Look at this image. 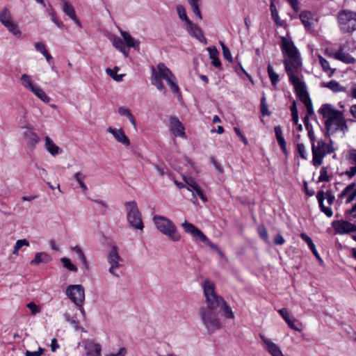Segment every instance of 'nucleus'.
Listing matches in <instances>:
<instances>
[{"instance_id":"obj_14","label":"nucleus","mask_w":356,"mask_h":356,"mask_svg":"<svg viewBox=\"0 0 356 356\" xmlns=\"http://www.w3.org/2000/svg\"><path fill=\"white\" fill-rule=\"evenodd\" d=\"M259 337L264 343V347L272 356H284L280 347L266 338L264 334H260Z\"/></svg>"},{"instance_id":"obj_54","label":"nucleus","mask_w":356,"mask_h":356,"mask_svg":"<svg viewBox=\"0 0 356 356\" xmlns=\"http://www.w3.org/2000/svg\"><path fill=\"white\" fill-rule=\"evenodd\" d=\"M154 168L160 176H163L168 172V168L165 165H154Z\"/></svg>"},{"instance_id":"obj_24","label":"nucleus","mask_w":356,"mask_h":356,"mask_svg":"<svg viewBox=\"0 0 356 356\" xmlns=\"http://www.w3.org/2000/svg\"><path fill=\"white\" fill-rule=\"evenodd\" d=\"M300 238L307 243L309 248H310L311 251L312 252L313 254L316 257V258L318 259V262L322 264L323 263V259L320 257L316 246L314 243H313L312 238L307 236L305 233H301L300 234Z\"/></svg>"},{"instance_id":"obj_11","label":"nucleus","mask_w":356,"mask_h":356,"mask_svg":"<svg viewBox=\"0 0 356 356\" xmlns=\"http://www.w3.org/2000/svg\"><path fill=\"white\" fill-rule=\"evenodd\" d=\"M316 198L318 202L321 211L324 213L327 217H332L333 212L331 208L327 207L324 205V200L326 198L327 203L330 205H332L335 200V197L332 194V192L330 190H328L326 192H324L323 191H319L316 194Z\"/></svg>"},{"instance_id":"obj_52","label":"nucleus","mask_w":356,"mask_h":356,"mask_svg":"<svg viewBox=\"0 0 356 356\" xmlns=\"http://www.w3.org/2000/svg\"><path fill=\"white\" fill-rule=\"evenodd\" d=\"M27 307L31 310V314L33 315H35L41 311L40 307L36 305L33 302L28 303Z\"/></svg>"},{"instance_id":"obj_63","label":"nucleus","mask_w":356,"mask_h":356,"mask_svg":"<svg viewBox=\"0 0 356 356\" xmlns=\"http://www.w3.org/2000/svg\"><path fill=\"white\" fill-rule=\"evenodd\" d=\"M15 245L16 246V249H20L24 245L29 246V242L26 239H19L17 241Z\"/></svg>"},{"instance_id":"obj_55","label":"nucleus","mask_w":356,"mask_h":356,"mask_svg":"<svg viewBox=\"0 0 356 356\" xmlns=\"http://www.w3.org/2000/svg\"><path fill=\"white\" fill-rule=\"evenodd\" d=\"M64 318H65V321L69 322L70 324H72L76 330L79 329L78 321H76L74 318H72L69 314H67V313L65 314Z\"/></svg>"},{"instance_id":"obj_27","label":"nucleus","mask_w":356,"mask_h":356,"mask_svg":"<svg viewBox=\"0 0 356 356\" xmlns=\"http://www.w3.org/2000/svg\"><path fill=\"white\" fill-rule=\"evenodd\" d=\"M209 58L212 60V65L217 68L221 67V62L218 58L219 52L216 47H209L207 48Z\"/></svg>"},{"instance_id":"obj_21","label":"nucleus","mask_w":356,"mask_h":356,"mask_svg":"<svg viewBox=\"0 0 356 356\" xmlns=\"http://www.w3.org/2000/svg\"><path fill=\"white\" fill-rule=\"evenodd\" d=\"M24 137L27 145L31 147H35L36 144L40 140L38 134L31 129H27L24 132Z\"/></svg>"},{"instance_id":"obj_9","label":"nucleus","mask_w":356,"mask_h":356,"mask_svg":"<svg viewBox=\"0 0 356 356\" xmlns=\"http://www.w3.org/2000/svg\"><path fill=\"white\" fill-rule=\"evenodd\" d=\"M286 65V74L289 76V81L293 84L296 95L299 99L302 102H307L310 100L309 95L307 90V86L304 81H300L299 77L294 74V72H291L288 65Z\"/></svg>"},{"instance_id":"obj_43","label":"nucleus","mask_w":356,"mask_h":356,"mask_svg":"<svg viewBox=\"0 0 356 356\" xmlns=\"http://www.w3.org/2000/svg\"><path fill=\"white\" fill-rule=\"evenodd\" d=\"M7 29L12 33L16 37H20L22 32L19 30L18 26L14 22H11L5 26Z\"/></svg>"},{"instance_id":"obj_6","label":"nucleus","mask_w":356,"mask_h":356,"mask_svg":"<svg viewBox=\"0 0 356 356\" xmlns=\"http://www.w3.org/2000/svg\"><path fill=\"white\" fill-rule=\"evenodd\" d=\"M338 22L341 31L350 33L356 31V12L342 10L338 14Z\"/></svg>"},{"instance_id":"obj_38","label":"nucleus","mask_w":356,"mask_h":356,"mask_svg":"<svg viewBox=\"0 0 356 356\" xmlns=\"http://www.w3.org/2000/svg\"><path fill=\"white\" fill-rule=\"evenodd\" d=\"M63 2V10L71 19L72 17H75V10L72 4L62 0Z\"/></svg>"},{"instance_id":"obj_28","label":"nucleus","mask_w":356,"mask_h":356,"mask_svg":"<svg viewBox=\"0 0 356 356\" xmlns=\"http://www.w3.org/2000/svg\"><path fill=\"white\" fill-rule=\"evenodd\" d=\"M299 17L305 29L307 30H310L312 26V23L310 22L313 18L312 13L309 11L304 10L300 13Z\"/></svg>"},{"instance_id":"obj_2","label":"nucleus","mask_w":356,"mask_h":356,"mask_svg":"<svg viewBox=\"0 0 356 356\" xmlns=\"http://www.w3.org/2000/svg\"><path fill=\"white\" fill-rule=\"evenodd\" d=\"M157 70L152 67L151 83L159 90L164 94L166 92L162 79L165 80L168 85L174 93L179 92V87L177 85V79L171 70L163 63H160L156 66Z\"/></svg>"},{"instance_id":"obj_30","label":"nucleus","mask_w":356,"mask_h":356,"mask_svg":"<svg viewBox=\"0 0 356 356\" xmlns=\"http://www.w3.org/2000/svg\"><path fill=\"white\" fill-rule=\"evenodd\" d=\"M39 99H40L44 103H49L50 102V98L47 95L45 92L39 86H35L31 90Z\"/></svg>"},{"instance_id":"obj_44","label":"nucleus","mask_w":356,"mask_h":356,"mask_svg":"<svg viewBox=\"0 0 356 356\" xmlns=\"http://www.w3.org/2000/svg\"><path fill=\"white\" fill-rule=\"evenodd\" d=\"M260 110L262 115L264 116H269L271 114V113L268 111V104L266 103V99L264 95L261 99Z\"/></svg>"},{"instance_id":"obj_46","label":"nucleus","mask_w":356,"mask_h":356,"mask_svg":"<svg viewBox=\"0 0 356 356\" xmlns=\"http://www.w3.org/2000/svg\"><path fill=\"white\" fill-rule=\"evenodd\" d=\"M220 45L222 47L224 58L229 62L232 63L233 58L229 49L222 42H220Z\"/></svg>"},{"instance_id":"obj_22","label":"nucleus","mask_w":356,"mask_h":356,"mask_svg":"<svg viewBox=\"0 0 356 356\" xmlns=\"http://www.w3.org/2000/svg\"><path fill=\"white\" fill-rule=\"evenodd\" d=\"M122 261L118 251L117 246H112L108 254V262L111 266H120L119 262Z\"/></svg>"},{"instance_id":"obj_42","label":"nucleus","mask_w":356,"mask_h":356,"mask_svg":"<svg viewBox=\"0 0 356 356\" xmlns=\"http://www.w3.org/2000/svg\"><path fill=\"white\" fill-rule=\"evenodd\" d=\"M275 137L279 145H283L286 143L285 139L283 136L282 129L281 126L277 125L274 128Z\"/></svg>"},{"instance_id":"obj_19","label":"nucleus","mask_w":356,"mask_h":356,"mask_svg":"<svg viewBox=\"0 0 356 356\" xmlns=\"http://www.w3.org/2000/svg\"><path fill=\"white\" fill-rule=\"evenodd\" d=\"M184 181L186 184L191 188L193 192L195 193L203 202H206L207 201V196L204 195L202 190L194 179L190 177L188 179H184Z\"/></svg>"},{"instance_id":"obj_13","label":"nucleus","mask_w":356,"mask_h":356,"mask_svg":"<svg viewBox=\"0 0 356 356\" xmlns=\"http://www.w3.org/2000/svg\"><path fill=\"white\" fill-rule=\"evenodd\" d=\"M170 130L175 137L186 138L183 124L175 116L170 117Z\"/></svg>"},{"instance_id":"obj_3","label":"nucleus","mask_w":356,"mask_h":356,"mask_svg":"<svg viewBox=\"0 0 356 356\" xmlns=\"http://www.w3.org/2000/svg\"><path fill=\"white\" fill-rule=\"evenodd\" d=\"M280 39L282 54L284 56L288 57L287 59L283 60L285 71L286 72V63L291 71L294 72L295 74L299 71L302 66L300 54L291 39H288L284 36H282Z\"/></svg>"},{"instance_id":"obj_10","label":"nucleus","mask_w":356,"mask_h":356,"mask_svg":"<svg viewBox=\"0 0 356 356\" xmlns=\"http://www.w3.org/2000/svg\"><path fill=\"white\" fill-rule=\"evenodd\" d=\"M67 296L78 307H82L85 300V291L80 284L70 285L66 289Z\"/></svg>"},{"instance_id":"obj_39","label":"nucleus","mask_w":356,"mask_h":356,"mask_svg":"<svg viewBox=\"0 0 356 356\" xmlns=\"http://www.w3.org/2000/svg\"><path fill=\"white\" fill-rule=\"evenodd\" d=\"M35 48L37 51H40L42 55H44L48 62L52 59L51 56L49 54L45 48V45L42 42H36L35 44Z\"/></svg>"},{"instance_id":"obj_34","label":"nucleus","mask_w":356,"mask_h":356,"mask_svg":"<svg viewBox=\"0 0 356 356\" xmlns=\"http://www.w3.org/2000/svg\"><path fill=\"white\" fill-rule=\"evenodd\" d=\"M74 179H75L78 184H79L83 192H86L88 190L86 185L84 183V180L86 177L81 172H76L73 176Z\"/></svg>"},{"instance_id":"obj_25","label":"nucleus","mask_w":356,"mask_h":356,"mask_svg":"<svg viewBox=\"0 0 356 356\" xmlns=\"http://www.w3.org/2000/svg\"><path fill=\"white\" fill-rule=\"evenodd\" d=\"M51 261V257L47 253L44 252H37L35 258L31 261V265H39L41 263H49Z\"/></svg>"},{"instance_id":"obj_23","label":"nucleus","mask_w":356,"mask_h":356,"mask_svg":"<svg viewBox=\"0 0 356 356\" xmlns=\"http://www.w3.org/2000/svg\"><path fill=\"white\" fill-rule=\"evenodd\" d=\"M334 58L345 63L350 64L355 62V59L349 54L343 51V47H340L339 50L334 54Z\"/></svg>"},{"instance_id":"obj_17","label":"nucleus","mask_w":356,"mask_h":356,"mask_svg":"<svg viewBox=\"0 0 356 356\" xmlns=\"http://www.w3.org/2000/svg\"><path fill=\"white\" fill-rule=\"evenodd\" d=\"M332 226L337 234H344L350 233L351 223L347 220H334L332 222Z\"/></svg>"},{"instance_id":"obj_40","label":"nucleus","mask_w":356,"mask_h":356,"mask_svg":"<svg viewBox=\"0 0 356 356\" xmlns=\"http://www.w3.org/2000/svg\"><path fill=\"white\" fill-rule=\"evenodd\" d=\"M221 309L223 312L224 316L226 318H234V314L232 312L231 307L227 304V302L224 300L221 304Z\"/></svg>"},{"instance_id":"obj_16","label":"nucleus","mask_w":356,"mask_h":356,"mask_svg":"<svg viewBox=\"0 0 356 356\" xmlns=\"http://www.w3.org/2000/svg\"><path fill=\"white\" fill-rule=\"evenodd\" d=\"M107 131L111 133L118 143H120L126 146H129L130 145V140L126 136L122 129H117L109 127L107 129Z\"/></svg>"},{"instance_id":"obj_29","label":"nucleus","mask_w":356,"mask_h":356,"mask_svg":"<svg viewBox=\"0 0 356 356\" xmlns=\"http://www.w3.org/2000/svg\"><path fill=\"white\" fill-rule=\"evenodd\" d=\"M312 155H313V165L315 166H319L323 163V159L325 154H324L323 152L320 153L318 152L316 149H314V143L312 145Z\"/></svg>"},{"instance_id":"obj_49","label":"nucleus","mask_w":356,"mask_h":356,"mask_svg":"<svg viewBox=\"0 0 356 356\" xmlns=\"http://www.w3.org/2000/svg\"><path fill=\"white\" fill-rule=\"evenodd\" d=\"M21 80L23 82L24 86L29 88L30 90H31L35 86V85H33L32 83L31 77L26 74L22 75Z\"/></svg>"},{"instance_id":"obj_45","label":"nucleus","mask_w":356,"mask_h":356,"mask_svg":"<svg viewBox=\"0 0 356 356\" xmlns=\"http://www.w3.org/2000/svg\"><path fill=\"white\" fill-rule=\"evenodd\" d=\"M60 261L62 262L63 266L65 268H66L67 269H68L69 270L72 271V272L77 271L76 266L71 262L70 259L63 257V258H61Z\"/></svg>"},{"instance_id":"obj_59","label":"nucleus","mask_w":356,"mask_h":356,"mask_svg":"<svg viewBox=\"0 0 356 356\" xmlns=\"http://www.w3.org/2000/svg\"><path fill=\"white\" fill-rule=\"evenodd\" d=\"M306 107L308 115H312L314 113L312 100H308L307 102L303 103Z\"/></svg>"},{"instance_id":"obj_26","label":"nucleus","mask_w":356,"mask_h":356,"mask_svg":"<svg viewBox=\"0 0 356 356\" xmlns=\"http://www.w3.org/2000/svg\"><path fill=\"white\" fill-rule=\"evenodd\" d=\"M44 141V147L46 150L52 156H54L60 153L58 146H57L49 136L45 137Z\"/></svg>"},{"instance_id":"obj_18","label":"nucleus","mask_w":356,"mask_h":356,"mask_svg":"<svg viewBox=\"0 0 356 356\" xmlns=\"http://www.w3.org/2000/svg\"><path fill=\"white\" fill-rule=\"evenodd\" d=\"M186 29L192 37L195 38L200 42L205 44L207 43V40L204 36L202 29L197 25L191 22V25L186 26Z\"/></svg>"},{"instance_id":"obj_33","label":"nucleus","mask_w":356,"mask_h":356,"mask_svg":"<svg viewBox=\"0 0 356 356\" xmlns=\"http://www.w3.org/2000/svg\"><path fill=\"white\" fill-rule=\"evenodd\" d=\"M267 72L272 85L273 86H276L280 81V78L279 75L274 71L273 67H272L270 63H268L267 66Z\"/></svg>"},{"instance_id":"obj_7","label":"nucleus","mask_w":356,"mask_h":356,"mask_svg":"<svg viewBox=\"0 0 356 356\" xmlns=\"http://www.w3.org/2000/svg\"><path fill=\"white\" fill-rule=\"evenodd\" d=\"M203 289L207 305L206 308L216 310L225 300L216 294L214 284L208 279L204 281Z\"/></svg>"},{"instance_id":"obj_64","label":"nucleus","mask_w":356,"mask_h":356,"mask_svg":"<svg viewBox=\"0 0 356 356\" xmlns=\"http://www.w3.org/2000/svg\"><path fill=\"white\" fill-rule=\"evenodd\" d=\"M346 214L350 216V217L355 218H356V204L352 207V208L346 211Z\"/></svg>"},{"instance_id":"obj_15","label":"nucleus","mask_w":356,"mask_h":356,"mask_svg":"<svg viewBox=\"0 0 356 356\" xmlns=\"http://www.w3.org/2000/svg\"><path fill=\"white\" fill-rule=\"evenodd\" d=\"M84 348L88 356H101L102 347L99 343L88 339L84 341Z\"/></svg>"},{"instance_id":"obj_37","label":"nucleus","mask_w":356,"mask_h":356,"mask_svg":"<svg viewBox=\"0 0 356 356\" xmlns=\"http://www.w3.org/2000/svg\"><path fill=\"white\" fill-rule=\"evenodd\" d=\"M177 11L179 18L182 21H184L186 22V26L191 25L192 22L188 17L186 13V10L184 8V6H182L181 5L177 6Z\"/></svg>"},{"instance_id":"obj_35","label":"nucleus","mask_w":356,"mask_h":356,"mask_svg":"<svg viewBox=\"0 0 356 356\" xmlns=\"http://www.w3.org/2000/svg\"><path fill=\"white\" fill-rule=\"evenodd\" d=\"M325 87L328 88L333 92H344L346 90L345 87L341 86L337 81L335 80H332L324 85Z\"/></svg>"},{"instance_id":"obj_56","label":"nucleus","mask_w":356,"mask_h":356,"mask_svg":"<svg viewBox=\"0 0 356 356\" xmlns=\"http://www.w3.org/2000/svg\"><path fill=\"white\" fill-rule=\"evenodd\" d=\"M272 18L273 19L276 26H283L284 22L280 19L278 12H275L271 14Z\"/></svg>"},{"instance_id":"obj_51","label":"nucleus","mask_w":356,"mask_h":356,"mask_svg":"<svg viewBox=\"0 0 356 356\" xmlns=\"http://www.w3.org/2000/svg\"><path fill=\"white\" fill-rule=\"evenodd\" d=\"M113 44L119 51L126 47L124 40L119 37L115 38L113 39Z\"/></svg>"},{"instance_id":"obj_62","label":"nucleus","mask_w":356,"mask_h":356,"mask_svg":"<svg viewBox=\"0 0 356 356\" xmlns=\"http://www.w3.org/2000/svg\"><path fill=\"white\" fill-rule=\"evenodd\" d=\"M284 242H285V240L282 234H277L275 236V238H274V243L275 244L281 245H283L284 243Z\"/></svg>"},{"instance_id":"obj_1","label":"nucleus","mask_w":356,"mask_h":356,"mask_svg":"<svg viewBox=\"0 0 356 356\" xmlns=\"http://www.w3.org/2000/svg\"><path fill=\"white\" fill-rule=\"evenodd\" d=\"M318 113L325 119L326 135H332L339 130H348L346 120L341 111L334 109L332 105L325 104L318 110Z\"/></svg>"},{"instance_id":"obj_32","label":"nucleus","mask_w":356,"mask_h":356,"mask_svg":"<svg viewBox=\"0 0 356 356\" xmlns=\"http://www.w3.org/2000/svg\"><path fill=\"white\" fill-rule=\"evenodd\" d=\"M318 60L323 71L325 72L329 76H332L335 70L330 68L329 62L321 55H318Z\"/></svg>"},{"instance_id":"obj_61","label":"nucleus","mask_w":356,"mask_h":356,"mask_svg":"<svg viewBox=\"0 0 356 356\" xmlns=\"http://www.w3.org/2000/svg\"><path fill=\"white\" fill-rule=\"evenodd\" d=\"M348 160L350 163L354 164L356 163V149H350L349 151Z\"/></svg>"},{"instance_id":"obj_58","label":"nucleus","mask_w":356,"mask_h":356,"mask_svg":"<svg viewBox=\"0 0 356 356\" xmlns=\"http://www.w3.org/2000/svg\"><path fill=\"white\" fill-rule=\"evenodd\" d=\"M279 313L282 316V317L284 319V321H286V323L288 322H289L290 321H291L289 318V314L286 308H282V309H280Z\"/></svg>"},{"instance_id":"obj_57","label":"nucleus","mask_w":356,"mask_h":356,"mask_svg":"<svg viewBox=\"0 0 356 356\" xmlns=\"http://www.w3.org/2000/svg\"><path fill=\"white\" fill-rule=\"evenodd\" d=\"M44 350V349L40 347L38 348L37 351L32 352L30 350H26V356H40L43 353Z\"/></svg>"},{"instance_id":"obj_48","label":"nucleus","mask_w":356,"mask_h":356,"mask_svg":"<svg viewBox=\"0 0 356 356\" xmlns=\"http://www.w3.org/2000/svg\"><path fill=\"white\" fill-rule=\"evenodd\" d=\"M326 147H327V143L323 140H320L317 142V145H316L314 144V149H316V150L318 152H320V153H323L324 154H327V150H326Z\"/></svg>"},{"instance_id":"obj_31","label":"nucleus","mask_w":356,"mask_h":356,"mask_svg":"<svg viewBox=\"0 0 356 356\" xmlns=\"http://www.w3.org/2000/svg\"><path fill=\"white\" fill-rule=\"evenodd\" d=\"M11 14L10 10L7 8H4L0 12V22L6 26L10 22H11Z\"/></svg>"},{"instance_id":"obj_60","label":"nucleus","mask_w":356,"mask_h":356,"mask_svg":"<svg viewBox=\"0 0 356 356\" xmlns=\"http://www.w3.org/2000/svg\"><path fill=\"white\" fill-rule=\"evenodd\" d=\"M118 113L120 115H124L126 117H128L131 114V111L128 108L124 107V106H120L118 108Z\"/></svg>"},{"instance_id":"obj_47","label":"nucleus","mask_w":356,"mask_h":356,"mask_svg":"<svg viewBox=\"0 0 356 356\" xmlns=\"http://www.w3.org/2000/svg\"><path fill=\"white\" fill-rule=\"evenodd\" d=\"M330 180V176L327 175V168L322 167L320 170V176L318 179V182L329 181Z\"/></svg>"},{"instance_id":"obj_36","label":"nucleus","mask_w":356,"mask_h":356,"mask_svg":"<svg viewBox=\"0 0 356 356\" xmlns=\"http://www.w3.org/2000/svg\"><path fill=\"white\" fill-rule=\"evenodd\" d=\"M119 70L120 69L118 67H115L113 69L106 68V72L115 81H122L124 74H118L117 72L119 71Z\"/></svg>"},{"instance_id":"obj_50","label":"nucleus","mask_w":356,"mask_h":356,"mask_svg":"<svg viewBox=\"0 0 356 356\" xmlns=\"http://www.w3.org/2000/svg\"><path fill=\"white\" fill-rule=\"evenodd\" d=\"M257 232H258V234L259 235V236L266 242L268 241V231L266 229V228L263 226V225H260L258 228H257Z\"/></svg>"},{"instance_id":"obj_20","label":"nucleus","mask_w":356,"mask_h":356,"mask_svg":"<svg viewBox=\"0 0 356 356\" xmlns=\"http://www.w3.org/2000/svg\"><path fill=\"white\" fill-rule=\"evenodd\" d=\"M120 34L123 38L125 45L128 48L133 47L136 50L140 49V41L135 40L129 33L124 31H121Z\"/></svg>"},{"instance_id":"obj_4","label":"nucleus","mask_w":356,"mask_h":356,"mask_svg":"<svg viewBox=\"0 0 356 356\" xmlns=\"http://www.w3.org/2000/svg\"><path fill=\"white\" fill-rule=\"evenodd\" d=\"M153 221L156 229L162 234L168 236L173 241H179L181 236L178 232L174 223L167 218L161 216H155Z\"/></svg>"},{"instance_id":"obj_53","label":"nucleus","mask_w":356,"mask_h":356,"mask_svg":"<svg viewBox=\"0 0 356 356\" xmlns=\"http://www.w3.org/2000/svg\"><path fill=\"white\" fill-rule=\"evenodd\" d=\"M297 152L299 156L304 159H307L305 147L303 143L297 144Z\"/></svg>"},{"instance_id":"obj_8","label":"nucleus","mask_w":356,"mask_h":356,"mask_svg":"<svg viewBox=\"0 0 356 356\" xmlns=\"http://www.w3.org/2000/svg\"><path fill=\"white\" fill-rule=\"evenodd\" d=\"M127 211V218L130 226L136 229L144 228L142 216L135 201L126 202L124 204Z\"/></svg>"},{"instance_id":"obj_12","label":"nucleus","mask_w":356,"mask_h":356,"mask_svg":"<svg viewBox=\"0 0 356 356\" xmlns=\"http://www.w3.org/2000/svg\"><path fill=\"white\" fill-rule=\"evenodd\" d=\"M181 226L184 231L191 235L195 239L200 240V241H207V236L192 223L185 220L181 224Z\"/></svg>"},{"instance_id":"obj_5","label":"nucleus","mask_w":356,"mask_h":356,"mask_svg":"<svg viewBox=\"0 0 356 356\" xmlns=\"http://www.w3.org/2000/svg\"><path fill=\"white\" fill-rule=\"evenodd\" d=\"M200 316L209 334H213L221 327L218 314L215 310L202 307L200 309Z\"/></svg>"},{"instance_id":"obj_41","label":"nucleus","mask_w":356,"mask_h":356,"mask_svg":"<svg viewBox=\"0 0 356 356\" xmlns=\"http://www.w3.org/2000/svg\"><path fill=\"white\" fill-rule=\"evenodd\" d=\"M200 1V0H188V3L190 4L194 14L201 19L202 17L199 8Z\"/></svg>"}]
</instances>
